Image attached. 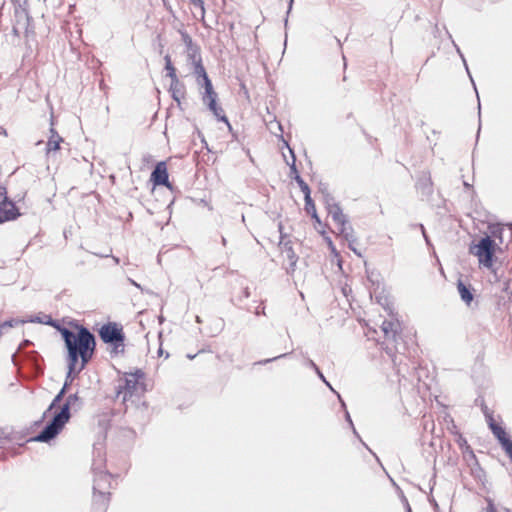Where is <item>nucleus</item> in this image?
<instances>
[{
	"instance_id": "obj_4",
	"label": "nucleus",
	"mask_w": 512,
	"mask_h": 512,
	"mask_svg": "<svg viewBox=\"0 0 512 512\" xmlns=\"http://www.w3.org/2000/svg\"><path fill=\"white\" fill-rule=\"evenodd\" d=\"M143 377L144 373L141 370L125 373L118 381L117 398L122 397V402L125 403L131 397L140 395L144 391L143 383L140 382Z\"/></svg>"
},
{
	"instance_id": "obj_20",
	"label": "nucleus",
	"mask_w": 512,
	"mask_h": 512,
	"mask_svg": "<svg viewBox=\"0 0 512 512\" xmlns=\"http://www.w3.org/2000/svg\"><path fill=\"white\" fill-rule=\"evenodd\" d=\"M297 183L299 184L302 192L305 194V201L307 204H309L311 202V197H310V189L308 187V185L304 182V180L299 176L297 175L295 177Z\"/></svg>"
},
{
	"instance_id": "obj_1",
	"label": "nucleus",
	"mask_w": 512,
	"mask_h": 512,
	"mask_svg": "<svg viewBox=\"0 0 512 512\" xmlns=\"http://www.w3.org/2000/svg\"><path fill=\"white\" fill-rule=\"evenodd\" d=\"M60 333L68 350V373H79L92 358L95 349V337L85 327H80L77 333L68 328H61Z\"/></svg>"
},
{
	"instance_id": "obj_50",
	"label": "nucleus",
	"mask_w": 512,
	"mask_h": 512,
	"mask_svg": "<svg viewBox=\"0 0 512 512\" xmlns=\"http://www.w3.org/2000/svg\"><path fill=\"white\" fill-rule=\"evenodd\" d=\"M1 134L7 135L6 130L1 131Z\"/></svg>"
},
{
	"instance_id": "obj_3",
	"label": "nucleus",
	"mask_w": 512,
	"mask_h": 512,
	"mask_svg": "<svg viewBox=\"0 0 512 512\" xmlns=\"http://www.w3.org/2000/svg\"><path fill=\"white\" fill-rule=\"evenodd\" d=\"M92 470L94 473L93 503L99 511H104L109 501L110 493L106 490L110 487L111 476L102 469L101 459L99 464L93 463Z\"/></svg>"
},
{
	"instance_id": "obj_40",
	"label": "nucleus",
	"mask_w": 512,
	"mask_h": 512,
	"mask_svg": "<svg viewBox=\"0 0 512 512\" xmlns=\"http://www.w3.org/2000/svg\"><path fill=\"white\" fill-rule=\"evenodd\" d=\"M244 296H245L246 298H248V297L250 296V292H249V289H248V288H245V290H244Z\"/></svg>"
},
{
	"instance_id": "obj_15",
	"label": "nucleus",
	"mask_w": 512,
	"mask_h": 512,
	"mask_svg": "<svg viewBox=\"0 0 512 512\" xmlns=\"http://www.w3.org/2000/svg\"><path fill=\"white\" fill-rule=\"evenodd\" d=\"M170 92L172 94L173 99L178 103H180L181 99L184 98V85L179 81L178 78L171 80Z\"/></svg>"
},
{
	"instance_id": "obj_31",
	"label": "nucleus",
	"mask_w": 512,
	"mask_h": 512,
	"mask_svg": "<svg viewBox=\"0 0 512 512\" xmlns=\"http://www.w3.org/2000/svg\"><path fill=\"white\" fill-rule=\"evenodd\" d=\"M306 365L310 368H312L314 371H318V366L315 364V362L311 359H308L306 362Z\"/></svg>"
},
{
	"instance_id": "obj_41",
	"label": "nucleus",
	"mask_w": 512,
	"mask_h": 512,
	"mask_svg": "<svg viewBox=\"0 0 512 512\" xmlns=\"http://www.w3.org/2000/svg\"><path fill=\"white\" fill-rule=\"evenodd\" d=\"M13 30H14V32H15L16 34H18V33H19V26H18V25H15V26L13 27Z\"/></svg>"
},
{
	"instance_id": "obj_48",
	"label": "nucleus",
	"mask_w": 512,
	"mask_h": 512,
	"mask_svg": "<svg viewBox=\"0 0 512 512\" xmlns=\"http://www.w3.org/2000/svg\"><path fill=\"white\" fill-rule=\"evenodd\" d=\"M3 329H4V328H3L2 324H1V325H0V336L2 335Z\"/></svg>"
},
{
	"instance_id": "obj_9",
	"label": "nucleus",
	"mask_w": 512,
	"mask_h": 512,
	"mask_svg": "<svg viewBox=\"0 0 512 512\" xmlns=\"http://www.w3.org/2000/svg\"><path fill=\"white\" fill-rule=\"evenodd\" d=\"M279 231H280V242L279 247L281 249V253L289 260V264L286 267L287 273L291 274L295 271V267L298 261V257L295 254L291 241H285V236L282 234V224L279 223L278 225Z\"/></svg>"
},
{
	"instance_id": "obj_30",
	"label": "nucleus",
	"mask_w": 512,
	"mask_h": 512,
	"mask_svg": "<svg viewBox=\"0 0 512 512\" xmlns=\"http://www.w3.org/2000/svg\"><path fill=\"white\" fill-rule=\"evenodd\" d=\"M345 418H346L347 422L350 424V426L352 427L353 433H354L357 437H359V435H358V433H357V431H356V429H355V427H354V425H353L352 419H351L350 414H349V412H348V411H346V412H345Z\"/></svg>"
},
{
	"instance_id": "obj_35",
	"label": "nucleus",
	"mask_w": 512,
	"mask_h": 512,
	"mask_svg": "<svg viewBox=\"0 0 512 512\" xmlns=\"http://www.w3.org/2000/svg\"><path fill=\"white\" fill-rule=\"evenodd\" d=\"M255 314L256 315H260V314L265 315V307L264 306H258L256 311H255Z\"/></svg>"
},
{
	"instance_id": "obj_19",
	"label": "nucleus",
	"mask_w": 512,
	"mask_h": 512,
	"mask_svg": "<svg viewBox=\"0 0 512 512\" xmlns=\"http://www.w3.org/2000/svg\"><path fill=\"white\" fill-rule=\"evenodd\" d=\"M491 431L493 435L497 438L500 445L504 442L509 440L510 438L507 436V433L503 427H501L498 424H491Z\"/></svg>"
},
{
	"instance_id": "obj_39",
	"label": "nucleus",
	"mask_w": 512,
	"mask_h": 512,
	"mask_svg": "<svg viewBox=\"0 0 512 512\" xmlns=\"http://www.w3.org/2000/svg\"><path fill=\"white\" fill-rule=\"evenodd\" d=\"M420 229H421V231H422V234H423V236H424V238H425L426 242H427V243H429L428 237H427V235H426V233H425L424 226H423L422 224H420Z\"/></svg>"
},
{
	"instance_id": "obj_27",
	"label": "nucleus",
	"mask_w": 512,
	"mask_h": 512,
	"mask_svg": "<svg viewBox=\"0 0 512 512\" xmlns=\"http://www.w3.org/2000/svg\"><path fill=\"white\" fill-rule=\"evenodd\" d=\"M191 2L194 6L199 7L201 9V16L202 18H204L205 9L203 0H191Z\"/></svg>"
},
{
	"instance_id": "obj_23",
	"label": "nucleus",
	"mask_w": 512,
	"mask_h": 512,
	"mask_svg": "<svg viewBox=\"0 0 512 512\" xmlns=\"http://www.w3.org/2000/svg\"><path fill=\"white\" fill-rule=\"evenodd\" d=\"M501 447L505 451V453L507 454V456L510 458V460L512 462V440L509 439L507 441H504L501 444Z\"/></svg>"
},
{
	"instance_id": "obj_6",
	"label": "nucleus",
	"mask_w": 512,
	"mask_h": 512,
	"mask_svg": "<svg viewBox=\"0 0 512 512\" xmlns=\"http://www.w3.org/2000/svg\"><path fill=\"white\" fill-rule=\"evenodd\" d=\"M99 335L104 343L111 344L115 354L124 352L125 335L123 329L117 323H108L99 330Z\"/></svg>"
},
{
	"instance_id": "obj_38",
	"label": "nucleus",
	"mask_w": 512,
	"mask_h": 512,
	"mask_svg": "<svg viewBox=\"0 0 512 512\" xmlns=\"http://www.w3.org/2000/svg\"><path fill=\"white\" fill-rule=\"evenodd\" d=\"M128 281H129L132 285H134L136 288H138V289H140L141 291H143V288L141 287V285H140V284H138L137 282H135L133 279L128 278Z\"/></svg>"
},
{
	"instance_id": "obj_16",
	"label": "nucleus",
	"mask_w": 512,
	"mask_h": 512,
	"mask_svg": "<svg viewBox=\"0 0 512 512\" xmlns=\"http://www.w3.org/2000/svg\"><path fill=\"white\" fill-rule=\"evenodd\" d=\"M206 104L208 105L209 109L213 112L215 117H217L218 120L225 122L229 129H231V125L227 117L225 116L223 109L217 105L216 99H211V101L207 102Z\"/></svg>"
},
{
	"instance_id": "obj_36",
	"label": "nucleus",
	"mask_w": 512,
	"mask_h": 512,
	"mask_svg": "<svg viewBox=\"0 0 512 512\" xmlns=\"http://www.w3.org/2000/svg\"><path fill=\"white\" fill-rule=\"evenodd\" d=\"M128 281H129L132 285H134L136 288H138V289H140L141 291H143V288L141 287V285H140V284H138L137 282H135L133 279L128 278Z\"/></svg>"
},
{
	"instance_id": "obj_52",
	"label": "nucleus",
	"mask_w": 512,
	"mask_h": 512,
	"mask_svg": "<svg viewBox=\"0 0 512 512\" xmlns=\"http://www.w3.org/2000/svg\"><path fill=\"white\" fill-rule=\"evenodd\" d=\"M408 512H411V509H410V508H408Z\"/></svg>"
},
{
	"instance_id": "obj_14",
	"label": "nucleus",
	"mask_w": 512,
	"mask_h": 512,
	"mask_svg": "<svg viewBox=\"0 0 512 512\" xmlns=\"http://www.w3.org/2000/svg\"><path fill=\"white\" fill-rule=\"evenodd\" d=\"M50 137L47 142V153L52 151H57L60 149V143L63 142V138L57 133V131L51 127L50 128Z\"/></svg>"
},
{
	"instance_id": "obj_33",
	"label": "nucleus",
	"mask_w": 512,
	"mask_h": 512,
	"mask_svg": "<svg viewBox=\"0 0 512 512\" xmlns=\"http://www.w3.org/2000/svg\"><path fill=\"white\" fill-rule=\"evenodd\" d=\"M31 322H39V323H44V321H42L40 318H36V319H31L30 320ZM46 324H50L52 325L53 324V321L51 318H49L48 321H45Z\"/></svg>"
},
{
	"instance_id": "obj_45",
	"label": "nucleus",
	"mask_w": 512,
	"mask_h": 512,
	"mask_svg": "<svg viewBox=\"0 0 512 512\" xmlns=\"http://www.w3.org/2000/svg\"><path fill=\"white\" fill-rule=\"evenodd\" d=\"M226 243H227L226 238H225V237H222V244L225 246V245H226Z\"/></svg>"
},
{
	"instance_id": "obj_25",
	"label": "nucleus",
	"mask_w": 512,
	"mask_h": 512,
	"mask_svg": "<svg viewBox=\"0 0 512 512\" xmlns=\"http://www.w3.org/2000/svg\"><path fill=\"white\" fill-rule=\"evenodd\" d=\"M483 412H484V415L486 417V421L488 423V426L491 429V424H497V423L494 421L492 413L488 410V408L486 406L483 408Z\"/></svg>"
},
{
	"instance_id": "obj_47",
	"label": "nucleus",
	"mask_w": 512,
	"mask_h": 512,
	"mask_svg": "<svg viewBox=\"0 0 512 512\" xmlns=\"http://www.w3.org/2000/svg\"><path fill=\"white\" fill-rule=\"evenodd\" d=\"M187 357H188L189 359H194V358H195V355L189 354Z\"/></svg>"
},
{
	"instance_id": "obj_22",
	"label": "nucleus",
	"mask_w": 512,
	"mask_h": 512,
	"mask_svg": "<svg viewBox=\"0 0 512 512\" xmlns=\"http://www.w3.org/2000/svg\"><path fill=\"white\" fill-rule=\"evenodd\" d=\"M70 379L72 380V377H70ZM68 381H69V378L66 377V381H65V384L63 386V388L60 390V392L55 396V398L53 399L52 403L50 404L48 410H51L57 403H59L65 392H66V388L68 386Z\"/></svg>"
},
{
	"instance_id": "obj_43",
	"label": "nucleus",
	"mask_w": 512,
	"mask_h": 512,
	"mask_svg": "<svg viewBox=\"0 0 512 512\" xmlns=\"http://www.w3.org/2000/svg\"><path fill=\"white\" fill-rule=\"evenodd\" d=\"M337 396H338L339 400L341 401L342 407H344V408H345V403H344V401L341 399V397H340V395H339V394H337Z\"/></svg>"
},
{
	"instance_id": "obj_32",
	"label": "nucleus",
	"mask_w": 512,
	"mask_h": 512,
	"mask_svg": "<svg viewBox=\"0 0 512 512\" xmlns=\"http://www.w3.org/2000/svg\"><path fill=\"white\" fill-rule=\"evenodd\" d=\"M325 203H326V208L329 211V206L332 205V203H336V202L334 201V199L332 197L327 195L325 198Z\"/></svg>"
},
{
	"instance_id": "obj_8",
	"label": "nucleus",
	"mask_w": 512,
	"mask_h": 512,
	"mask_svg": "<svg viewBox=\"0 0 512 512\" xmlns=\"http://www.w3.org/2000/svg\"><path fill=\"white\" fill-rule=\"evenodd\" d=\"M18 215L15 204L6 196V189L0 186V223L14 220Z\"/></svg>"
},
{
	"instance_id": "obj_5",
	"label": "nucleus",
	"mask_w": 512,
	"mask_h": 512,
	"mask_svg": "<svg viewBox=\"0 0 512 512\" xmlns=\"http://www.w3.org/2000/svg\"><path fill=\"white\" fill-rule=\"evenodd\" d=\"M328 214L333 219L334 223L337 225L339 233L344 237L345 240L349 242V248L353 250L358 256L361 254L352 246V244L356 241L354 236L353 228L348 224L346 215L342 212L341 207L338 203H332L329 206Z\"/></svg>"
},
{
	"instance_id": "obj_44",
	"label": "nucleus",
	"mask_w": 512,
	"mask_h": 512,
	"mask_svg": "<svg viewBox=\"0 0 512 512\" xmlns=\"http://www.w3.org/2000/svg\"><path fill=\"white\" fill-rule=\"evenodd\" d=\"M113 260H114V262H115L116 264H118V263H119V258H118V257L113 256Z\"/></svg>"
},
{
	"instance_id": "obj_49",
	"label": "nucleus",
	"mask_w": 512,
	"mask_h": 512,
	"mask_svg": "<svg viewBox=\"0 0 512 512\" xmlns=\"http://www.w3.org/2000/svg\"><path fill=\"white\" fill-rule=\"evenodd\" d=\"M291 169L296 172V168H295L294 164L291 166Z\"/></svg>"
},
{
	"instance_id": "obj_13",
	"label": "nucleus",
	"mask_w": 512,
	"mask_h": 512,
	"mask_svg": "<svg viewBox=\"0 0 512 512\" xmlns=\"http://www.w3.org/2000/svg\"><path fill=\"white\" fill-rule=\"evenodd\" d=\"M457 290H458V293H459V295L461 297V300L467 306H471V304L473 302V299H474V295H473L471 287L467 286L461 280H459L458 283H457Z\"/></svg>"
},
{
	"instance_id": "obj_34",
	"label": "nucleus",
	"mask_w": 512,
	"mask_h": 512,
	"mask_svg": "<svg viewBox=\"0 0 512 512\" xmlns=\"http://www.w3.org/2000/svg\"><path fill=\"white\" fill-rule=\"evenodd\" d=\"M287 354H282V355H279V356H276V357H273L272 359H266L262 362H260V364H265V363H268V362H271V361H274L278 358H282V357H285Z\"/></svg>"
},
{
	"instance_id": "obj_51",
	"label": "nucleus",
	"mask_w": 512,
	"mask_h": 512,
	"mask_svg": "<svg viewBox=\"0 0 512 512\" xmlns=\"http://www.w3.org/2000/svg\"><path fill=\"white\" fill-rule=\"evenodd\" d=\"M196 321L200 322V317L199 316L196 317Z\"/></svg>"
},
{
	"instance_id": "obj_24",
	"label": "nucleus",
	"mask_w": 512,
	"mask_h": 512,
	"mask_svg": "<svg viewBox=\"0 0 512 512\" xmlns=\"http://www.w3.org/2000/svg\"><path fill=\"white\" fill-rule=\"evenodd\" d=\"M305 209L308 213H311L312 214V217L315 218L317 221H319L318 219V216H317V213H316V209H315V205L313 203V201L311 200V202L309 204H307L305 202Z\"/></svg>"
},
{
	"instance_id": "obj_10",
	"label": "nucleus",
	"mask_w": 512,
	"mask_h": 512,
	"mask_svg": "<svg viewBox=\"0 0 512 512\" xmlns=\"http://www.w3.org/2000/svg\"><path fill=\"white\" fill-rule=\"evenodd\" d=\"M151 181L155 186L169 187L168 172L165 162H159L151 173Z\"/></svg>"
},
{
	"instance_id": "obj_12",
	"label": "nucleus",
	"mask_w": 512,
	"mask_h": 512,
	"mask_svg": "<svg viewBox=\"0 0 512 512\" xmlns=\"http://www.w3.org/2000/svg\"><path fill=\"white\" fill-rule=\"evenodd\" d=\"M381 330L386 339L395 340L401 330L400 323L398 320H385L381 325Z\"/></svg>"
},
{
	"instance_id": "obj_29",
	"label": "nucleus",
	"mask_w": 512,
	"mask_h": 512,
	"mask_svg": "<svg viewBox=\"0 0 512 512\" xmlns=\"http://www.w3.org/2000/svg\"><path fill=\"white\" fill-rule=\"evenodd\" d=\"M316 374L318 375V377L333 391L334 389L332 388V386L330 385V383L326 380L325 376L323 375V373L320 371V369L318 368V371H315Z\"/></svg>"
},
{
	"instance_id": "obj_46",
	"label": "nucleus",
	"mask_w": 512,
	"mask_h": 512,
	"mask_svg": "<svg viewBox=\"0 0 512 512\" xmlns=\"http://www.w3.org/2000/svg\"><path fill=\"white\" fill-rule=\"evenodd\" d=\"M457 52L460 54V56H461V57H463V55L461 54V52H460V49H459V48H457ZM462 59H464V58H462ZM463 61H465V60H463ZM464 64L466 65V62H464Z\"/></svg>"
},
{
	"instance_id": "obj_7",
	"label": "nucleus",
	"mask_w": 512,
	"mask_h": 512,
	"mask_svg": "<svg viewBox=\"0 0 512 512\" xmlns=\"http://www.w3.org/2000/svg\"><path fill=\"white\" fill-rule=\"evenodd\" d=\"M469 251L478 258L480 265L486 268L492 267L495 243L489 236L481 238L477 244L470 247Z\"/></svg>"
},
{
	"instance_id": "obj_11",
	"label": "nucleus",
	"mask_w": 512,
	"mask_h": 512,
	"mask_svg": "<svg viewBox=\"0 0 512 512\" xmlns=\"http://www.w3.org/2000/svg\"><path fill=\"white\" fill-rule=\"evenodd\" d=\"M181 39L186 46L187 57L190 61L201 58L199 47L193 42L186 31H180Z\"/></svg>"
},
{
	"instance_id": "obj_37",
	"label": "nucleus",
	"mask_w": 512,
	"mask_h": 512,
	"mask_svg": "<svg viewBox=\"0 0 512 512\" xmlns=\"http://www.w3.org/2000/svg\"><path fill=\"white\" fill-rule=\"evenodd\" d=\"M128 281H129L132 285H134L136 288H138V289H140L141 291H143V288L141 287V285H140V284H138L137 282H135L133 279L128 278Z\"/></svg>"
},
{
	"instance_id": "obj_17",
	"label": "nucleus",
	"mask_w": 512,
	"mask_h": 512,
	"mask_svg": "<svg viewBox=\"0 0 512 512\" xmlns=\"http://www.w3.org/2000/svg\"><path fill=\"white\" fill-rule=\"evenodd\" d=\"M194 66V74L197 78L198 85H201L202 82L205 80V77H208L206 70L204 66L202 65V59H196L194 61H191Z\"/></svg>"
},
{
	"instance_id": "obj_42",
	"label": "nucleus",
	"mask_w": 512,
	"mask_h": 512,
	"mask_svg": "<svg viewBox=\"0 0 512 512\" xmlns=\"http://www.w3.org/2000/svg\"><path fill=\"white\" fill-rule=\"evenodd\" d=\"M293 1H294V0H290V2H289L288 13H289V12H290V10L292 9Z\"/></svg>"
},
{
	"instance_id": "obj_28",
	"label": "nucleus",
	"mask_w": 512,
	"mask_h": 512,
	"mask_svg": "<svg viewBox=\"0 0 512 512\" xmlns=\"http://www.w3.org/2000/svg\"><path fill=\"white\" fill-rule=\"evenodd\" d=\"M485 512H498L496 506L494 505L491 499H487V507L485 508Z\"/></svg>"
},
{
	"instance_id": "obj_26",
	"label": "nucleus",
	"mask_w": 512,
	"mask_h": 512,
	"mask_svg": "<svg viewBox=\"0 0 512 512\" xmlns=\"http://www.w3.org/2000/svg\"><path fill=\"white\" fill-rule=\"evenodd\" d=\"M22 323H25V321L24 320H18V319H12V320H7V321L3 322L2 326H3V328L13 327L15 325L22 324Z\"/></svg>"
},
{
	"instance_id": "obj_18",
	"label": "nucleus",
	"mask_w": 512,
	"mask_h": 512,
	"mask_svg": "<svg viewBox=\"0 0 512 512\" xmlns=\"http://www.w3.org/2000/svg\"><path fill=\"white\" fill-rule=\"evenodd\" d=\"M200 86H203L205 89V93L202 97L204 103L211 101V99L217 98V94L213 89V86H212V83H211L209 77H205V80L202 82V84Z\"/></svg>"
},
{
	"instance_id": "obj_21",
	"label": "nucleus",
	"mask_w": 512,
	"mask_h": 512,
	"mask_svg": "<svg viewBox=\"0 0 512 512\" xmlns=\"http://www.w3.org/2000/svg\"><path fill=\"white\" fill-rule=\"evenodd\" d=\"M165 69L167 71V76L172 79L178 78L176 75V70L174 66L172 65L171 58L169 55L165 56Z\"/></svg>"
},
{
	"instance_id": "obj_2",
	"label": "nucleus",
	"mask_w": 512,
	"mask_h": 512,
	"mask_svg": "<svg viewBox=\"0 0 512 512\" xmlns=\"http://www.w3.org/2000/svg\"><path fill=\"white\" fill-rule=\"evenodd\" d=\"M79 403V397L77 394H71L67 397L66 402L61 407L60 411L53 417L50 423L32 440L37 442H49L55 438L64 425L69 421L70 408H75Z\"/></svg>"
}]
</instances>
